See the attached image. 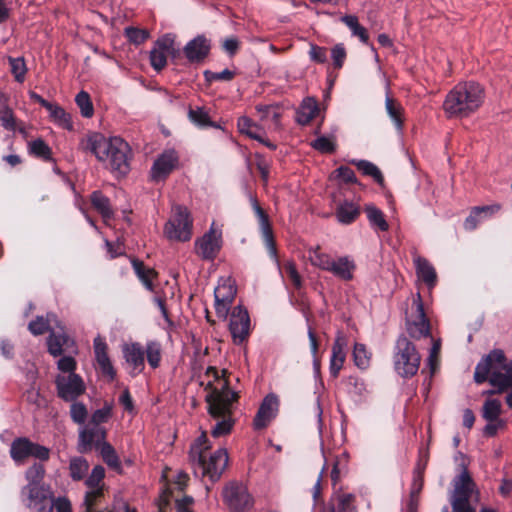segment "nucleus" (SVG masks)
Here are the masks:
<instances>
[{"mask_svg":"<svg viewBox=\"0 0 512 512\" xmlns=\"http://www.w3.org/2000/svg\"><path fill=\"white\" fill-rule=\"evenodd\" d=\"M226 370L218 371L215 367H208L205 376L208 378L206 389L207 410L216 421L211 428V435L219 438L230 434L235 424L233 419V405L238 402L239 395L229 387Z\"/></svg>","mask_w":512,"mask_h":512,"instance_id":"f257e3e1","label":"nucleus"},{"mask_svg":"<svg viewBox=\"0 0 512 512\" xmlns=\"http://www.w3.org/2000/svg\"><path fill=\"white\" fill-rule=\"evenodd\" d=\"M80 147L83 151L91 152L117 176H125L130 171L132 150L120 137L106 138L101 133L92 132L81 140Z\"/></svg>","mask_w":512,"mask_h":512,"instance_id":"f03ea898","label":"nucleus"},{"mask_svg":"<svg viewBox=\"0 0 512 512\" xmlns=\"http://www.w3.org/2000/svg\"><path fill=\"white\" fill-rule=\"evenodd\" d=\"M485 90L475 81L456 84L446 95L442 108L447 118H466L484 103Z\"/></svg>","mask_w":512,"mask_h":512,"instance_id":"7ed1b4c3","label":"nucleus"},{"mask_svg":"<svg viewBox=\"0 0 512 512\" xmlns=\"http://www.w3.org/2000/svg\"><path fill=\"white\" fill-rule=\"evenodd\" d=\"M189 459L196 472L207 476L211 481L220 478L228 465V453L225 448L212 450V446L203 431L190 446Z\"/></svg>","mask_w":512,"mask_h":512,"instance_id":"20e7f679","label":"nucleus"},{"mask_svg":"<svg viewBox=\"0 0 512 512\" xmlns=\"http://www.w3.org/2000/svg\"><path fill=\"white\" fill-rule=\"evenodd\" d=\"M474 381L482 384L486 381L503 393L512 388V361H508L501 349H493L477 364Z\"/></svg>","mask_w":512,"mask_h":512,"instance_id":"39448f33","label":"nucleus"},{"mask_svg":"<svg viewBox=\"0 0 512 512\" xmlns=\"http://www.w3.org/2000/svg\"><path fill=\"white\" fill-rule=\"evenodd\" d=\"M393 361L395 371L401 377L410 378L418 372L421 356L406 336H400L395 344Z\"/></svg>","mask_w":512,"mask_h":512,"instance_id":"423d86ee","label":"nucleus"},{"mask_svg":"<svg viewBox=\"0 0 512 512\" xmlns=\"http://www.w3.org/2000/svg\"><path fill=\"white\" fill-rule=\"evenodd\" d=\"M104 479V467L101 465L94 466L84 482L87 490L84 495L83 512H109L107 510H95L96 506L103 502L105 494L108 491Z\"/></svg>","mask_w":512,"mask_h":512,"instance_id":"0eeeda50","label":"nucleus"},{"mask_svg":"<svg viewBox=\"0 0 512 512\" xmlns=\"http://www.w3.org/2000/svg\"><path fill=\"white\" fill-rule=\"evenodd\" d=\"M193 220L184 206H176L173 215L165 225L164 233L170 240L189 241L192 237Z\"/></svg>","mask_w":512,"mask_h":512,"instance_id":"6e6552de","label":"nucleus"},{"mask_svg":"<svg viewBox=\"0 0 512 512\" xmlns=\"http://www.w3.org/2000/svg\"><path fill=\"white\" fill-rule=\"evenodd\" d=\"M23 501L29 509L36 510L37 512H52L53 493L46 485L35 486L34 484H27L22 488Z\"/></svg>","mask_w":512,"mask_h":512,"instance_id":"1a4fd4ad","label":"nucleus"},{"mask_svg":"<svg viewBox=\"0 0 512 512\" xmlns=\"http://www.w3.org/2000/svg\"><path fill=\"white\" fill-rule=\"evenodd\" d=\"M222 231L212 223L204 235L196 239L194 251L197 256L205 261H213L217 258L222 248Z\"/></svg>","mask_w":512,"mask_h":512,"instance_id":"9d476101","label":"nucleus"},{"mask_svg":"<svg viewBox=\"0 0 512 512\" xmlns=\"http://www.w3.org/2000/svg\"><path fill=\"white\" fill-rule=\"evenodd\" d=\"M475 484L469 475L468 471L464 469L462 473L454 480V492L451 499V505L454 512L463 511L470 512L474 509L470 505V498L474 491Z\"/></svg>","mask_w":512,"mask_h":512,"instance_id":"9b49d317","label":"nucleus"},{"mask_svg":"<svg viewBox=\"0 0 512 512\" xmlns=\"http://www.w3.org/2000/svg\"><path fill=\"white\" fill-rule=\"evenodd\" d=\"M223 500L233 512H243L253 506V498L241 483L230 482L223 489Z\"/></svg>","mask_w":512,"mask_h":512,"instance_id":"f8f14e48","label":"nucleus"},{"mask_svg":"<svg viewBox=\"0 0 512 512\" xmlns=\"http://www.w3.org/2000/svg\"><path fill=\"white\" fill-rule=\"evenodd\" d=\"M176 52L175 36L173 34L162 35L154 42L149 53L151 67L157 72L162 71L167 65L168 57L175 56Z\"/></svg>","mask_w":512,"mask_h":512,"instance_id":"ddd939ff","label":"nucleus"},{"mask_svg":"<svg viewBox=\"0 0 512 512\" xmlns=\"http://www.w3.org/2000/svg\"><path fill=\"white\" fill-rule=\"evenodd\" d=\"M237 288L235 282L230 278H221L214 290L215 312L221 319H226L231 305L235 300Z\"/></svg>","mask_w":512,"mask_h":512,"instance_id":"4468645a","label":"nucleus"},{"mask_svg":"<svg viewBox=\"0 0 512 512\" xmlns=\"http://www.w3.org/2000/svg\"><path fill=\"white\" fill-rule=\"evenodd\" d=\"M58 396L67 402L75 401L86 390L82 377L76 373L59 374L55 379Z\"/></svg>","mask_w":512,"mask_h":512,"instance_id":"2eb2a0df","label":"nucleus"},{"mask_svg":"<svg viewBox=\"0 0 512 512\" xmlns=\"http://www.w3.org/2000/svg\"><path fill=\"white\" fill-rule=\"evenodd\" d=\"M251 321L246 308L238 305L233 308L230 314L229 331L233 343L241 345L250 335Z\"/></svg>","mask_w":512,"mask_h":512,"instance_id":"dca6fc26","label":"nucleus"},{"mask_svg":"<svg viewBox=\"0 0 512 512\" xmlns=\"http://www.w3.org/2000/svg\"><path fill=\"white\" fill-rule=\"evenodd\" d=\"M412 308L415 315L407 318V332L413 339H421L430 335V323L427 319L420 294L413 300Z\"/></svg>","mask_w":512,"mask_h":512,"instance_id":"f3484780","label":"nucleus"},{"mask_svg":"<svg viewBox=\"0 0 512 512\" xmlns=\"http://www.w3.org/2000/svg\"><path fill=\"white\" fill-rule=\"evenodd\" d=\"M280 407V399L275 393L267 394L253 419L254 430H263L277 417Z\"/></svg>","mask_w":512,"mask_h":512,"instance_id":"a211bd4d","label":"nucleus"},{"mask_svg":"<svg viewBox=\"0 0 512 512\" xmlns=\"http://www.w3.org/2000/svg\"><path fill=\"white\" fill-rule=\"evenodd\" d=\"M107 430L103 426L87 422L79 430L78 451L86 453L106 441Z\"/></svg>","mask_w":512,"mask_h":512,"instance_id":"6ab92c4d","label":"nucleus"},{"mask_svg":"<svg viewBox=\"0 0 512 512\" xmlns=\"http://www.w3.org/2000/svg\"><path fill=\"white\" fill-rule=\"evenodd\" d=\"M179 165V155L174 149L164 150L154 161L151 177L154 181L166 179Z\"/></svg>","mask_w":512,"mask_h":512,"instance_id":"aec40b11","label":"nucleus"},{"mask_svg":"<svg viewBox=\"0 0 512 512\" xmlns=\"http://www.w3.org/2000/svg\"><path fill=\"white\" fill-rule=\"evenodd\" d=\"M251 204L254 213L258 219L261 235L267 247V250L272 258L277 259L276 243L274 239L273 229L269 221V216L260 206L258 200L255 197L251 198Z\"/></svg>","mask_w":512,"mask_h":512,"instance_id":"412c9836","label":"nucleus"},{"mask_svg":"<svg viewBox=\"0 0 512 512\" xmlns=\"http://www.w3.org/2000/svg\"><path fill=\"white\" fill-rule=\"evenodd\" d=\"M95 359L97 361L101 374L106 377L109 381H113L116 378V370L112 365V362L108 356L107 343L100 336L96 337L93 341Z\"/></svg>","mask_w":512,"mask_h":512,"instance_id":"4be33fe9","label":"nucleus"},{"mask_svg":"<svg viewBox=\"0 0 512 512\" xmlns=\"http://www.w3.org/2000/svg\"><path fill=\"white\" fill-rule=\"evenodd\" d=\"M210 48V40L198 35L186 44L184 54L190 62H201L208 56Z\"/></svg>","mask_w":512,"mask_h":512,"instance_id":"5701e85b","label":"nucleus"},{"mask_svg":"<svg viewBox=\"0 0 512 512\" xmlns=\"http://www.w3.org/2000/svg\"><path fill=\"white\" fill-rule=\"evenodd\" d=\"M126 362L132 368L130 374L136 376L145 368V352L139 343H132L123 347Z\"/></svg>","mask_w":512,"mask_h":512,"instance_id":"b1692460","label":"nucleus"},{"mask_svg":"<svg viewBox=\"0 0 512 512\" xmlns=\"http://www.w3.org/2000/svg\"><path fill=\"white\" fill-rule=\"evenodd\" d=\"M47 347L48 352L54 357L62 355L65 351H74L76 349L74 340L63 332H51L47 338Z\"/></svg>","mask_w":512,"mask_h":512,"instance_id":"393cba45","label":"nucleus"},{"mask_svg":"<svg viewBox=\"0 0 512 512\" xmlns=\"http://www.w3.org/2000/svg\"><path fill=\"white\" fill-rule=\"evenodd\" d=\"M346 340L342 335H338L332 346L329 371L333 378H337L343 368L346 359Z\"/></svg>","mask_w":512,"mask_h":512,"instance_id":"a878e982","label":"nucleus"},{"mask_svg":"<svg viewBox=\"0 0 512 512\" xmlns=\"http://www.w3.org/2000/svg\"><path fill=\"white\" fill-rule=\"evenodd\" d=\"M356 270V264L349 256H341L339 258L332 259L328 272L332 273L337 278L350 281L354 277Z\"/></svg>","mask_w":512,"mask_h":512,"instance_id":"bb28decb","label":"nucleus"},{"mask_svg":"<svg viewBox=\"0 0 512 512\" xmlns=\"http://www.w3.org/2000/svg\"><path fill=\"white\" fill-rule=\"evenodd\" d=\"M132 267L135 274L150 292H154V281L158 277V273L151 267L144 265V263L138 259H132Z\"/></svg>","mask_w":512,"mask_h":512,"instance_id":"cd10ccee","label":"nucleus"},{"mask_svg":"<svg viewBox=\"0 0 512 512\" xmlns=\"http://www.w3.org/2000/svg\"><path fill=\"white\" fill-rule=\"evenodd\" d=\"M416 274L429 288L435 286L437 281V275L434 267L431 263L422 257L415 259Z\"/></svg>","mask_w":512,"mask_h":512,"instance_id":"c85d7f7f","label":"nucleus"},{"mask_svg":"<svg viewBox=\"0 0 512 512\" xmlns=\"http://www.w3.org/2000/svg\"><path fill=\"white\" fill-rule=\"evenodd\" d=\"M90 465L88 461L81 456H75L69 460V476L74 482L85 481L89 476Z\"/></svg>","mask_w":512,"mask_h":512,"instance_id":"c756f323","label":"nucleus"},{"mask_svg":"<svg viewBox=\"0 0 512 512\" xmlns=\"http://www.w3.org/2000/svg\"><path fill=\"white\" fill-rule=\"evenodd\" d=\"M318 103L314 98H305L297 110L296 120L301 125L309 124L318 114Z\"/></svg>","mask_w":512,"mask_h":512,"instance_id":"7c9ffc66","label":"nucleus"},{"mask_svg":"<svg viewBox=\"0 0 512 512\" xmlns=\"http://www.w3.org/2000/svg\"><path fill=\"white\" fill-rule=\"evenodd\" d=\"M335 215L341 224H351L359 217L360 208L353 202L344 201L337 206Z\"/></svg>","mask_w":512,"mask_h":512,"instance_id":"2f4dec72","label":"nucleus"},{"mask_svg":"<svg viewBox=\"0 0 512 512\" xmlns=\"http://www.w3.org/2000/svg\"><path fill=\"white\" fill-rule=\"evenodd\" d=\"M49 112V117L59 127L72 131L73 122L71 115L67 113L60 105L56 103H50V106L46 108Z\"/></svg>","mask_w":512,"mask_h":512,"instance_id":"473e14b6","label":"nucleus"},{"mask_svg":"<svg viewBox=\"0 0 512 512\" xmlns=\"http://www.w3.org/2000/svg\"><path fill=\"white\" fill-rule=\"evenodd\" d=\"M386 111L394 123L397 131L402 132L404 127V108L394 98L387 96L385 100Z\"/></svg>","mask_w":512,"mask_h":512,"instance_id":"72a5a7b5","label":"nucleus"},{"mask_svg":"<svg viewBox=\"0 0 512 512\" xmlns=\"http://www.w3.org/2000/svg\"><path fill=\"white\" fill-rule=\"evenodd\" d=\"M32 442L27 438L15 439L10 447L11 458L16 463H22L26 458L31 456Z\"/></svg>","mask_w":512,"mask_h":512,"instance_id":"f704fd0d","label":"nucleus"},{"mask_svg":"<svg viewBox=\"0 0 512 512\" xmlns=\"http://www.w3.org/2000/svg\"><path fill=\"white\" fill-rule=\"evenodd\" d=\"M349 461L350 456L347 451H343L335 457L330 475L334 487L341 480L342 475L348 472Z\"/></svg>","mask_w":512,"mask_h":512,"instance_id":"c9c22d12","label":"nucleus"},{"mask_svg":"<svg viewBox=\"0 0 512 512\" xmlns=\"http://www.w3.org/2000/svg\"><path fill=\"white\" fill-rule=\"evenodd\" d=\"M308 257L311 265L327 272L333 259L330 254L323 252L319 245L308 249Z\"/></svg>","mask_w":512,"mask_h":512,"instance_id":"e433bc0d","label":"nucleus"},{"mask_svg":"<svg viewBox=\"0 0 512 512\" xmlns=\"http://www.w3.org/2000/svg\"><path fill=\"white\" fill-rule=\"evenodd\" d=\"M103 461L112 469L120 472L122 470L120 459L114 447L107 441H104L96 447Z\"/></svg>","mask_w":512,"mask_h":512,"instance_id":"4c0bfd02","label":"nucleus"},{"mask_svg":"<svg viewBox=\"0 0 512 512\" xmlns=\"http://www.w3.org/2000/svg\"><path fill=\"white\" fill-rule=\"evenodd\" d=\"M332 499L337 502L338 512H358L355 494L337 490L334 491Z\"/></svg>","mask_w":512,"mask_h":512,"instance_id":"58836bf2","label":"nucleus"},{"mask_svg":"<svg viewBox=\"0 0 512 512\" xmlns=\"http://www.w3.org/2000/svg\"><path fill=\"white\" fill-rule=\"evenodd\" d=\"M237 128L241 134L254 140H262L264 130L254 123L249 117L242 116L237 121Z\"/></svg>","mask_w":512,"mask_h":512,"instance_id":"ea45409f","label":"nucleus"},{"mask_svg":"<svg viewBox=\"0 0 512 512\" xmlns=\"http://www.w3.org/2000/svg\"><path fill=\"white\" fill-rule=\"evenodd\" d=\"M92 206L101 214L104 221H108L113 217L109 199L100 191H94L91 194Z\"/></svg>","mask_w":512,"mask_h":512,"instance_id":"a19ab883","label":"nucleus"},{"mask_svg":"<svg viewBox=\"0 0 512 512\" xmlns=\"http://www.w3.org/2000/svg\"><path fill=\"white\" fill-rule=\"evenodd\" d=\"M188 118L193 124L200 128H221L219 124L211 121L208 112L202 107L190 108L188 111Z\"/></svg>","mask_w":512,"mask_h":512,"instance_id":"79ce46f5","label":"nucleus"},{"mask_svg":"<svg viewBox=\"0 0 512 512\" xmlns=\"http://www.w3.org/2000/svg\"><path fill=\"white\" fill-rule=\"evenodd\" d=\"M341 21L351 30L352 35L359 38L364 43H369V35L365 27L359 24L358 17L355 15H344Z\"/></svg>","mask_w":512,"mask_h":512,"instance_id":"37998d69","label":"nucleus"},{"mask_svg":"<svg viewBox=\"0 0 512 512\" xmlns=\"http://www.w3.org/2000/svg\"><path fill=\"white\" fill-rule=\"evenodd\" d=\"M372 353L367 349L366 345L362 343H355L353 348V361L354 364L361 370L369 368L371 363Z\"/></svg>","mask_w":512,"mask_h":512,"instance_id":"c03bdc74","label":"nucleus"},{"mask_svg":"<svg viewBox=\"0 0 512 512\" xmlns=\"http://www.w3.org/2000/svg\"><path fill=\"white\" fill-rule=\"evenodd\" d=\"M425 464L418 462L413 470V479L411 483L410 498L414 501L418 498L424 486Z\"/></svg>","mask_w":512,"mask_h":512,"instance_id":"a18cd8bd","label":"nucleus"},{"mask_svg":"<svg viewBox=\"0 0 512 512\" xmlns=\"http://www.w3.org/2000/svg\"><path fill=\"white\" fill-rule=\"evenodd\" d=\"M367 218L372 226L377 227L380 231H387L389 225L385 219L383 212L373 205H367L365 207Z\"/></svg>","mask_w":512,"mask_h":512,"instance_id":"49530a36","label":"nucleus"},{"mask_svg":"<svg viewBox=\"0 0 512 512\" xmlns=\"http://www.w3.org/2000/svg\"><path fill=\"white\" fill-rule=\"evenodd\" d=\"M501 402L498 399H487L482 407V417L488 422L499 420Z\"/></svg>","mask_w":512,"mask_h":512,"instance_id":"de8ad7c7","label":"nucleus"},{"mask_svg":"<svg viewBox=\"0 0 512 512\" xmlns=\"http://www.w3.org/2000/svg\"><path fill=\"white\" fill-rule=\"evenodd\" d=\"M28 147L31 155L44 161H50L52 159L51 148L42 139L31 141Z\"/></svg>","mask_w":512,"mask_h":512,"instance_id":"09e8293b","label":"nucleus"},{"mask_svg":"<svg viewBox=\"0 0 512 512\" xmlns=\"http://www.w3.org/2000/svg\"><path fill=\"white\" fill-rule=\"evenodd\" d=\"M55 318L54 314H47L46 317L38 316L28 325V330L35 336L43 335L50 328V322Z\"/></svg>","mask_w":512,"mask_h":512,"instance_id":"8fccbe9b","label":"nucleus"},{"mask_svg":"<svg viewBox=\"0 0 512 512\" xmlns=\"http://www.w3.org/2000/svg\"><path fill=\"white\" fill-rule=\"evenodd\" d=\"M311 146L322 154H332L336 150L334 136H320L311 142Z\"/></svg>","mask_w":512,"mask_h":512,"instance_id":"3c124183","label":"nucleus"},{"mask_svg":"<svg viewBox=\"0 0 512 512\" xmlns=\"http://www.w3.org/2000/svg\"><path fill=\"white\" fill-rule=\"evenodd\" d=\"M352 164H354L364 175L372 177L376 182H383V175L375 164L366 160L352 161Z\"/></svg>","mask_w":512,"mask_h":512,"instance_id":"603ef678","label":"nucleus"},{"mask_svg":"<svg viewBox=\"0 0 512 512\" xmlns=\"http://www.w3.org/2000/svg\"><path fill=\"white\" fill-rule=\"evenodd\" d=\"M75 102L80 109L81 115L85 118H91L94 114L93 104L90 95L86 91H80L76 97Z\"/></svg>","mask_w":512,"mask_h":512,"instance_id":"864d4df0","label":"nucleus"},{"mask_svg":"<svg viewBox=\"0 0 512 512\" xmlns=\"http://www.w3.org/2000/svg\"><path fill=\"white\" fill-rule=\"evenodd\" d=\"M10 64L11 73L15 80L19 83H23L27 73L26 63L23 57L13 58L8 57Z\"/></svg>","mask_w":512,"mask_h":512,"instance_id":"5fc2aeb1","label":"nucleus"},{"mask_svg":"<svg viewBox=\"0 0 512 512\" xmlns=\"http://www.w3.org/2000/svg\"><path fill=\"white\" fill-rule=\"evenodd\" d=\"M0 124L5 130L12 132H14L17 128V120L15 114L13 110L8 106V104L0 108Z\"/></svg>","mask_w":512,"mask_h":512,"instance_id":"6e6d98bb","label":"nucleus"},{"mask_svg":"<svg viewBox=\"0 0 512 512\" xmlns=\"http://www.w3.org/2000/svg\"><path fill=\"white\" fill-rule=\"evenodd\" d=\"M148 364L151 368L156 369L159 367L161 362V345L157 342H149L144 350Z\"/></svg>","mask_w":512,"mask_h":512,"instance_id":"4d7b16f0","label":"nucleus"},{"mask_svg":"<svg viewBox=\"0 0 512 512\" xmlns=\"http://www.w3.org/2000/svg\"><path fill=\"white\" fill-rule=\"evenodd\" d=\"M44 475H45V468L40 463L33 464L26 471V479L28 481V484H34L35 486L44 485L42 483Z\"/></svg>","mask_w":512,"mask_h":512,"instance_id":"13d9d810","label":"nucleus"},{"mask_svg":"<svg viewBox=\"0 0 512 512\" xmlns=\"http://www.w3.org/2000/svg\"><path fill=\"white\" fill-rule=\"evenodd\" d=\"M112 417V405L106 403L102 408L95 410L88 422L94 425L102 426Z\"/></svg>","mask_w":512,"mask_h":512,"instance_id":"bf43d9fd","label":"nucleus"},{"mask_svg":"<svg viewBox=\"0 0 512 512\" xmlns=\"http://www.w3.org/2000/svg\"><path fill=\"white\" fill-rule=\"evenodd\" d=\"M70 416H71V419L83 426L87 420V416H88V411H87V408L86 406L81 403V402H74L72 403L71 407H70Z\"/></svg>","mask_w":512,"mask_h":512,"instance_id":"052dcab7","label":"nucleus"},{"mask_svg":"<svg viewBox=\"0 0 512 512\" xmlns=\"http://www.w3.org/2000/svg\"><path fill=\"white\" fill-rule=\"evenodd\" d=\"M125 35L130 42L137 45L144 43L150 37L148 30L135 27H127L125 29Z\"/></svg>","mask_w":512,"mask_h":512,"instance_id":"680f3d73","label":"nucleus"},{"mask_svg":"<svg viewBox=\"0 0 512 512\" xmlns=\"http://www.w3.org/2000/svg\"><path fill=\"white\" fill-rule=\"evenodd\" d=\"M283 269H284L286 275L288 276V278L290 279V281L292 282V284L296 288H300L301 284H302V279H301L300 274L297 271L295 263L293 261H287L283 265Z\"/></svg>","mask_w":512,"mask_h":512,"instance_id":"e2e57ef3","label":"nucleus"},{"mask_svg":"<svg viewBox=\"0 0 512 512\" xmlns=\"http://www.w3.org/2000/svg\"><path fill=\"white\" fill-rule=\"evenodd\" d=\"M333 65L336 69L342 68L346 59V50L343 44H337L331 49Z\"/></svg>","mask_w":512,"mask_h":512,"instance_id":"0e129e2a","label":"nucleus"},{"mask_svg":"<svg viewBox=\"0 0 512 512\" xmlns=\"http://www.w3.org/2000/svg\"><path fill=\"white\" fill-rule=\"evenodd\" d=\"M24 397L28 403L35 405L37 408L44 406L46 403V400L40 394L39 390L34 387L28 389L25 392Z\"/></svg>","mask_w":512,"mask_h":512,"instance_id":"69168bd1","label":"nucleus"},{"mask_svg":"<svg viewBox=\"0 0 512 512\" xmlns=\"http://www.w3.org/2000/svg\"><path fill=\"white\" fill-rule=\"evenodd\" d=\"M57 367L62 372V374H70L75 373L77 363L73 357L64 356L58 360Z\"/></svg>","mask_w":512,"mask_h":512,"instance_id":"338daca9","label":"nucleus"},{"mask_svg":"<svg viewBox=\"0 0 512 512\" xmlns=\"http://www.w3.org/2000/svg\"><path fill=\"white\" fill-rule=\"evenodd\" d=\"M336 177L345 183H355L356 176L354 171L347 166H340L335 170Z\"/></svg>","mask_w":512,"mask_h":512,"instance_id":"774afa93","label":"nucleus"}]
</instances>
